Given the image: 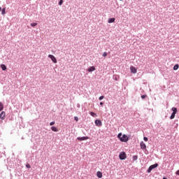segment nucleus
I'll return each mask as SVG.
<instances>
[{
	"instance_id": "nucleus-1",
	"label": "nucleus",
	"mask_w": 179,
	"mask_h": 179,
	"mask_svg": "<svg viewBox=\"0 0 179 179\" xmlns=\"http://www.w3.org/2000/svg\"><path fill=\"white\" fill-rule=\"evenodd\" d=\"M117 138L120 139L121 142H128L129 141V138H128V136L126 134H123L122 133H120L117 135Z\"/></svg>"
},
{
	"instance_id": "nucleus-2",
	"label": "nucleus",
	"mask_w": 179,
	"mask_h": 179,
	"mask_svg": "<svg viewBox=\"0 0 179 179\" xmlns=\"http://www.w3.org/2000/svg\"><path fill=\"white\" fill-rule=\"evenodd\" d=\"M172 111H173V113L170 117L171 120H173V118H175L176 114H177V108H174V107L172 108Z\"/></svg>"
},
{
	"instance_id": "nucleus-3",
	"label": "nucleus",
	"mask_w": 179,
	"mask_h": 179,
	"mask_svg": "<svg viewBox=\"0 0 179 179\" xmlns=\"http://www.w3.org/2000/svg\"><path fill=\"white\" fill-rule=\"evenodd\" d=\"M119 158L120 160H125L127 159V154L124 152H122L120 154Z\"/></svg>"
},
{
	"instance_id": "nucleus-4",
	"label": "nucleus",
	"mask_w": 179,
	"mask_h": 179,
	"mask_svg": "<svg viewBox=\"0 0 179 179\" xmlns=\"http://www.w3.org/2000/svg\"><path fill=\"white\" fill-rule=\"evenodd\" d=\"M158 166H159L158 164H155L151 165L148 169V173H150V171H152L153 169H156V167H158Z\"/></svg>"
},
{
	"instance_id": "nucleus-5",
	"label": "nucleus",
	"mask_w": 179,
	"mask_h": 179,
	"mask_svg": "<svg viewBox=\"0 0 179 179\" xmlns=\"http://www.w3.org/2000/svg\"><path fill=\"white\" fill-rule=\"evenodd\" d=\"M48 58H50L54 64H57V58H55V56L52 55H49Z\"/></svg>"
},
{
	"instance_id": "nucleus-6",
	"label": "nucleus",
	"mask_w": 179,
	"mask_h": 179,
	"mask_svg": "<svg viewBox=\"0 0 179 179\" xmlns=\"http://www.w3.org/2000/svg\"><path fill=\"white\" fill-rule=\"evenodd\" d=\"M130 71H131V73H136V72H138V70L134 66H130Z\"/></svg>"
},
{
	"instance_id": "nucleus-7",
	"label": "nucleus",
	"mask_w": 179,
	"mask_h": 179,
	"mask_svg": "<svg viewBox=\"0 0 179 179\" xmlns=\"http://www.w3.org/2000/svg\"><path fill=\"white\" fill-rule=\"evenodd\" d=\"M0 118H1V120H5V118H6V113H5V111H2L1 113Z\"/></svg>"
},
{
	"instance_id": "nucleus-8",
	"label": "nucleus",
	"mask_w": 179,
	"mask_h": 179,
	"mask_svg": "<svg viewBox=\"0 0 179 179\" xmlns=\"http://www.w3.org/2000/svg\"><path fill=\"white\" fill-rule=\"evenodd\" d=\"M78 141H87L89 139V137L87 136H83V137H78Z\"/></svg>"
},
{
	"instance_id": "nucleus-9",
	"label": "nucleus",
	"mask_w": 179,
	"mask_h": 179,
	"mask_svg": "<svg viewBox=\"0 0 179 179\" xmlns=\"http://www.w3.org/2000/svg\"><path fill=\"white\" fill-rule=\"evenodd\" d=\"M95 124L96 125V127H101L103 124L101 123V120H95Z\"/></svg>"
},
{
	"instance_id": "nucleus-10",
	"label": "nucleus",
	"mask_w": 179,
	"mask_h": 179,
	"mask_svg": "<svg viewBox=\"0 0 179 179\" xmlns=\"http://www.w3.org/2000/svg\"><path fill=\"white\" fill-rule=\"evenodd\" d=\"M141 149H145L146 148V144L143 141H141L140 143Z\"/></svg>"
},
{
	"instance_id": "nucleus-11",
	"label": "nucleus",
	"mask_w": 179,
	"mask_h": 179,
	"mask_svg": "<svg viewBox=\"0 0 179 179\" xmlns=\"http://www.w3.org/2000/svg\"><path fill=\"white\" fill-rule=\"evenodd\" d=\"M88 72H93L94 71H96V67L94 66H91L87 69Z\"/></svg>"
},
{
	"instance_id": "nucleus-12",
	"label": "nucleus",
	"mask_w": 179,
	"mask_h": 179,
	"mask_svg": "<svg viewBox=\"0 0 179 179\" xmlns=\"http://www.w3.org/2000/svg\"><path fill=\"white\" fill-rule=\"evenodd\" d=\"M96 176L98 177V178H101L103 177V173L100 171H98L96 173Z\"/></svg>"
},
{
	"instance_id": "nucleus-13",
	"label": "nucleus",
	"mask_w": 179,
	"mask_h": 179,
	"mask_svg": "<svg viewBox=\"0 0 179 179\" xmlns=\"http://www.w3.org/2000/svg\"><path fill=\"white\" fill-rule=\"evenodd\" d=\"M115 22V18H109L108 22V23H114Z\"/></svg>"
},
{
	"instance_id": "nucleus-14",
	"label": "nucleus",
	"mask_w": 179,
	"mask_h": 179,
	"mask_svg": "<svg viewBox=\"0 0 179 179\" xmlns=\"http://www.w3.org/2000/svg\"><path fill=\"white\" fill-rule=\"evenodd\" d=\"M1 68L2 71H6V66L5 64H1Z\"/></svg>"
},
{
	"instance_id": "nucleus-15",
	"label": "nucleus",
	"mask_w": 179,
	"mask_h": 179,
	"mask_svg": "<svg viewBox=\"0 0 179 179\" xmlns=\"http://www.w3.org/2000/svg\"><path fill=\"white\" fill-rule=\"evenodd\" d=\"M51 129L53 131V132H58V129L55 127H52Z\"/></svg>"
},
{
	"instance_id": "nucleus-16",
	"label": "nucleus",
	"mask_w": 179,
	"mask_h": 179,
	"mask_svg": "<svg viewBox=\"0 0 179 179\" xmlns=\"http://www.w3.org/2000/svg\"><path fill=\"white\" fill-rule=\"evenodd\" d=\"M3 110V103L2 102H0V111H2Z\"/></svg>"
},
{
	"instance_id": "nucleus-17",
	"label": "nucleus",
	"mask_w": 179,
	"mask_h": 179,
	"mask_svg": "<svg viewBox=\"0 0 179 179\" xmlns=\"http://www.w3.org/2000/svg\"><path fill=\"white\" fill-rule=\"evenodd\" d=\"M178 68H179L178 64H176V65L173 66V71H177V69H178Z\"/></svg>"
},
{
	"instance_id": "nucleus-18",
	"label": "nucleus",
	"mask_w": 179,
	"mask_h": 179,
	"mask_svg": "<svg viewBox=\"0 0 179 179\" xmlns=\"http://www.w3.org/2000/svg\"><path fill=\"white\" fill-rule=\"evenodd\" d=\"M90 115H92V117H97V114L94 113V112H90Z\"/></svg>"
},
{
	"instance_id": "nucleus-19",
	"label": "nucleus",
	"mask_w": 179,
	"mask_h": 179,
	"mask_svg": "<svg viewBox=\"0 0 179 179\" xmlns=\"http://www.w3.org/2000/svg\"><path fill=\"white\" fill-rule=\"evenodd\" d=\"M36 25H37V23L36 22L31 23V27H36Z\"/></svg>"
},
{
	"instance_id": "nucleus-20",
	"label": "nucleus",
	"mask_w": 179,
	"mask_h": 179,
	"mask_svg": "<svg viewBox=\"0 0 179 179\" xmlns=\"http://www.w3.org/2000/svg\"><path fill=\"white\" fill-rule=\"evenodd\" d=\"M5 13H6V9H5V8H3V9L1 10V14H2V15H5Z\"/></svg>"
},
{
	"instance_id": "nucleus-21",
	"label": "nucleus",
	"mask_w": 179,
	"mask_h": 179,
	"mask_svg": "<svg viewBox=\"0 0 179 179\" xmlns=\"http://www.w3.org/2000/svg\"><path fill=\"white\" fill-rule=\"evenodd\" d=\"M133 160H138V156L134 155V156L133 157Z\"/></svg>"
},
{
	"instance_id": "nucleus-22",
	"label": "nucleus",
	"mask_w": 179,
	"mask_h": 179,
	"mask_svg": "<svg viewBox=\"0 0 179 179\" xmlns=\"http://www.w3.org/2000/svg\"><path fill=\"white\" fill-rule=\"evenodd\" d=\"M62 3H64V1L63 0H60L59 2V5H62Z\"/></svg>"
},
{
	"instance_id": "nucleus-23",
	"label": "nucleus",
	"mask_w": 179,
	"mask_h": 179,
	"mask_svg": "<svg viewBox=\"0 0 179 179\" xmlns=\"http://www.w3.org/2000/svg\"><path fill=\"white\" fill-rule=\"evenodd\" d=\"M148 97V95H142L141 99H146Z\"/></svg>"
},
{
	"instance_id": "nucleus-24",
	"label": "nucleus",
	"mask_w": 179,
	"mask_h": 179,
	"mask_svg": "<svg viewBox=\"0 0 179 179\" xmlns=\"http://www.w3.org/2000/svg\"><path fill=\"white\" fill-rule=\"evenodd\" d=\"M75 121L78 122L79 121V118L78 117H74Z\"/></svg>"
},
{
	"instance_id": "nucleus-25",
	"label": "nucleus",
	"mask_w": 179,
	"mask_h": 179,
	"mask_svg": "<svg viewBox=\"0 0 179 179\" xmlns=\"http://www.w3.org/2000/svg\"><path fill=\"white\" fill-rule=\"evenodd\" d=\"M55 124V122H51L50 123V127H52V125H54Z\"/></svg>"
},
{
	"instance_id": "nucleus-26",
	"label": "nucleus",
	"mask_w": 179,
	"mask_h": 179,
	"mask_svg": "<svg viewBox=\"0 0 179 179\" xmlns=\"http://www.w3.org/2000/svg\"><path fill=\"white\" fill-rule=\"evenodd\" d=\"M143 139H144L145 142H148V137H144Z\"/></svg>"
},
{
	"instance_id": "nucleus-27",
	"label": "nucleus",
	"mask_w": 179,
	"mask_h": 179,
	"mask_svg": "<svg viewBox=\"0 0 179 179\" xmlns=\"http://www.w3.org/2000/svg\"><path fill=\"white\" fill-rule=\"evenodd\" d=\"M103 57H107V53H106V52H104L103 53Z\"/></svg>"
},
{
	"instance_id": "nucleus-28",
	"label": "nucleus",
	"mask_w": 179,
	"mask_h": 179,
	"mask_svg": "<svg viewBox=\"0 0 179 179\" xmlns=\"http://www.w3.org/2000/svg\"><path fill=\"white\" fill-rule=\"evenodd\" d=\"M26 167H27V169H30V164H27V165H26Z\"/></svg>"
},
{
	"instance_id": "nucleus-29",
	"label": "nucleus",
	"mask_w": 179,
	"mask_h": 179,
	"mask_svg": "<svg viewBox=\"0 0 179 179\" xmlns=\"http://www.w3.org/2000/svg\"><path fill=\"white\" fill-rule=\"evenodd\" d=\"M103 99H104V96H101L99 97V100H103Z\"/></svg>"
},
{
	"instance_id": "nucleus-30",
	"label": "nucleus",
	"mask_w": 179,
	"mask_h": 179,
	"mask_svg": "<svg viewBox=\"0 0 179 179\" xmlns=\"http://www.w3.org/2000/svg\"><path fill=\"white\" fill-rule=\"evenodd\" d=\"M176 176H179V170L176 172Z\"/></svg>"
},
{
	"instance_id": "nucleus-31",
	"label": "nucleus",
	"mask_w": 179,
	"mask_h": 179,
	"mask_svg": "<svg viewBox=\"0 0 179 179\" xmlns=\"http://www.w3.org/2000/svg\"><path fill=\"white\" fill-rule=\"evenodd\" d=\"M103 102H100V106H103Z\"/></svg>"
},
{
	"instance_id": "nucleus-32",
	"label": "nucleus",
	"mask_w": 179,
	"mask_h": 179,
	"mask_svg": "<svg viewBox=\"0 0 179 179\" xmlns=\"http://www.w3.org/2000/svg\"><path fill=\"white\" fill-rule=\"evenodd\" d=\"M1 10H2V8L0 7V12H1Z\"/></svg>"
},
{
	"instance_id": "nucleus-33",
	"label": "nucleus",
	"mask_w": 179,
	"mask_h": 179,
	"mask_svg": "<svg viewBox=\"0 0 179 179\" xmlns=\"http://www.w3.org/2000/svg\"><path fill=\"white\" fill-rule=\"evenodd\" d=\"M120 1H123V0H120Z\"/></svg>"
}]
</instances>
